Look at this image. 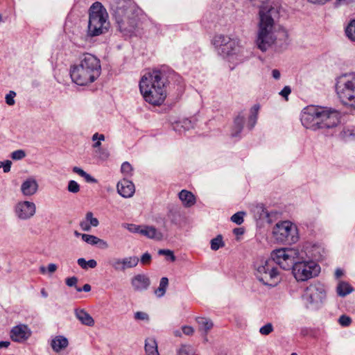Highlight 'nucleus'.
<instances>
[{
    "mask_svg": "<svg viewBox=\"0 0 355 355\" xmlns=\"http://www.w3.org/2000/svg\"><path fill=\"white\" fill-rule=\"evenodd\" d=\"M118 193L123 198H128L132 197L135 192V187L133 182L127 178L119 181L116 184Z\"/></svg>",
    "mask_w": 355,
    "mask_h": 355,
    "instance_id": "obj_16",
    "label": "nucleus"
},
{
    "mask_svg": "<svg viewBox=\"0 0 355 355\" xmlns=\"http://www.w3.org/2000/svg\"><path fill=\"white\" fill-rule=\"evenodd\" d=\"M175 77V72L166 67L144 75L139 82L144 100L154 105H162L166 98V85Z\"/></svg>",
    "mask_w": 355,
    "mask_h": 355,
    "instance_id": "obj_2",
    "label": "nucleus"
},
{
    "mask_svg": "<svg viewBox=\"0 0 355 355\" xmlns=\"http://www.w3.org/2000/svg\"><path fill=\"white\" fill-rule=\"evenodd\" d=\"M68 340L62 336H56L51 340V347L55 352H59L68 346Z\"/></svg>",
    "mask_w": 355,
    "mask_h": 355,
    "instance_id": "obj_25",
    "label": "nucleus"
},
{
    "mask_svg": "<svg viewBox=\"0 0 355 355\" xmlns=\"http://www.w3.org/2000/svg\"><path fill=\"white\" fill-rule=\"evenodd\" d=\"M110 11L117 29L123 37H131L138 30L139 17L130 1L114 0L110 3Z\"/></svg>",
    "mask_w": 355,
    "mask_h": 355,
    "instance_id": "obj_4",
    "label": "nucleus"
},
{
    "mask_svg": "<svg viewBox=\"0 0 355 355\" xmlns=\"http://www.w3.org/2000/svg\"><path fill=\"white\" fill-rule=\"evenodd\" d=\"M91 286L88 284H85L82 288L76 287V290L78 292H89L91 291Z\"/></svg>",
    "mask_w": 355,
    "mask_h": 355,
    "instance_id": "obj_52",
    "label": "nucleus"
},
{
    "mask_svg": "<svg viewBox=\"0 0 355 355\" xmlns=\"http://www.w3.org/2000/svg\"><path fill=\"white\" fill-rule=\"evenodd\" d=\"M85 220L89 223L92 227H97L99 224L98 220L93 216V213L89 211L85 215Z\"/></svg>",
    "mask_w": 355,
    "mask_h": 355,
    "instance_id": "obj_38",
    "label": "nucleus"
},
{
    "mask_svg": "<svg viewBox=\"0 0 355 355\" xmlns=\"http://www.w3.org/2000/svg\"><path fill=\"white\" fill-rule=\"evenodd\" d=\"M82 239L88 244L97 245L98 237L94 235L83 234H82Z\"/></svg>",
    "mask_w": 355,
    "mask_h": 355,
    "instance_id": "obj_37",
    "label": "nucleus"
},
{
    "mask_svg": "<svg viewBox=\"0 0 355 355\" xmlns=\"http://www.w3.org/2000/svg\"><path fill=\"white\" fill-rule=\"evenodd\" d=\"M139 259L135 256L127 257L123 259L113 258L109 260L108 263L116 271H124L127 268H134L137 266Z\"/></svg>",
    "mask_w": 355,
    "mask_h": 355,
    "instance_id": "obj_15",
    "label": "nucleus"
},
{
    "mask_svg": "<svg viewBox=\"0 0 355 355\" xmlns=\"http://www.w3.org/2000/svg\"><path fill=\"white\" fill-rule=\"evenodd\" d=\"M10 343L9 341H0V348L8 347Z\"/></svg>",
    "mask_w": 355,
    "mask_h": 355,
    "instance_id": "obj_61",
    "label": "nucleus"
},
{
    "mask_svg": "<svg viewBox=\"0 0 355 355\" xmlns=\"http://www.w3.org/2000/svg\"><path fill=\"white\" fill-rule=\"evenodd\" d=\"M273 331V327L271 323H267L259 329V333L262 335H268Z\"/></svg>",
    "mask_w": 355,
    "mask_h": 355,
    "instance_id": "obj_43",
    "label": "nucleus"
},
{
    "mask_svg": "<svg viewBox=\"0 0 355 355\" xmlns=\"http://www.w3.org/2000/svg\"><path fill=\"white\" fill-rule=\"evenodd\" d=\"M337 293L340 297H345L353 291V288L347 282H340L336 288Z\"/></svg>",
    "mask_w": 355,
    "mask_h": 355,
    "instance_id": "obj_28",
    "label": "nucleus"
},
{
    "mask_svg": "<svg viewBox=\"0 0 355 355\" xmlns=\"http://www.w3.org/2000/svg\"><path fill=\"white\" fill-rule=\"evenodd\" d=\"M73 171L77 174H78L80 176L83 177L85 175L86 172L83 171L82 168L75 166L73 168Z\"/></svg>",
    "mask_w": 355,
    "mask_h": 355,
    "instance_id": "obj_55",
    "label": "nucleus"
},
{
    "mask_svg": "<svg viewBox=\"0 0 355 355\" xmlns=\"http://www.w3.org/2000/svg\"><path fill=\"white\" fill-rule=\"evenodd\" d=\"M337 94L343 104L355 109V73H345L338 78Z\"/></svg>",
    "mask_w": 355,
    "mask_h": 355,
    "instance_id": "obj_7",
    "label": "nucleus"
},
{
    "mask_svg": "<svg viewBox=\"0 0 355 355\" xmlns=\"http://www.w3.org/2000/svg\"><path fill=\"white\" fill-rule=\"evenodd\" d=\"M275 240L279 243L292 244L298 241L297 228L288 220L278 222L272 230Z\"/></svg>",
    "mask_w": 355,
    "mask_h": 355,
    "instance_id": "obj_12",
    "label": "nucleus"
},
{
    "mask_svg": "<svg viewBox=\"0 0 355 355\" xmlns=\"http://www.w3.org/2000/svg\"><path fill=\"white\" fill-rule=\"evenodd\" d=\"M338 322L342 327H349L352 323V318L347 315H342L338 318Z\"/></svg>",
    "mask_w": 355,
    "mask_h": 355,
    "instance_id": "obj_39",
    "label": "nucleus"
},
{
    "mask_svg": "<svg viewBox=\"0 0 355 355\" xmlns=\"http://www.w3.org/2000/svg\"><path fill=\"white\" fill-rule=\"evenodd\" d=\"M124 227H125L129 232L132 233H137L140 234V232L141 231L142 226L137 225L135 224H128L125 223L123 225Z\"/></svg>",
    "mask_w": 355,
    "mask_h": 355,
    "instance_id": "obj_40",
    "label": "nucleus"
},
{
    "mask_svg": "<svg viewBox=\"0 0 355 355\" xmlns=\"http://www.w3.org/2000/svg\"><path fill=\"white\" fill-rule=\"evenodd\" d=\"M131 284L135 291H143L148 289L150 284V281L146 275L139 274L132 278Z\"/></svg>",
    "mask_w": 355,
    "mask_h": 355,
    "instance_id": "obj_18",
    "label": "nucleus"
},
{
    "mask_svg": "<svg viewBox=\"0 0 355 355\" xmlns=\"http://www.w3.org/2000/svg\"><path fill=\"white\" fill-rule=\"evenodd\" d=\"M253 6L259 8V29L256 39L257 48L266 51L272 44H276L281 49H286L289 44L288 34L285 30L281 38L277 40L272 32L274 21L279 15L278 6L270 4L269 0H249Z\"/></svg>",
    "mask_w": 355,
    "mask_h": 355,
    "instance_id": "obj_1",
    "label": "nucleus"
},
{
    "mask_svg": "<svg viewBox=\"0 0 355 355\" xmlns=\"http://www.w3.org/2000/svg\"><path fill=\"white\" fill-rule=\"evenodd\" d=\"M15 216L19 220H26L31 218L36 212V205L31 201H19L14 208Z\"/></svg>",
    "mask_w": 355,
    "mask_h": 355,
    "instance_id": "obj_14",
    "label": "nucleus"
},
{
    "mask_svg": "<svg viewBox=\"0 0 355 355\" xmlns=\"http://www.w3.org/2000/svg\"><path fill=\"white\" fill-rule=\"evenodd\" d=\"M110 28L108 14L101 3L94 2L89 10L87 36L93 37L106 33Z\"/></svg>",
    "mask_w": 355,
    "mask_h": 355,
    "instance_id": "obj_6",
    "label": "nucleus"
},
{
    "mask_svg": "<svg viewBox=\"0 0 355 355\" xmlns=\"http://www.w3.org/2000/svg\"><path fill=\"white\" fill-rule=\"evenodd\" d=\"M74 313L76 318L84 325L93 327L94 320L85 309H76Z\"/></svg>",
    "mask_w": 355,
    "mask_h": 355,
    "instance_id": "obj_22",
    "label": "nucleus"
},
{
    "mask_svg": "<svg viewBox=\"0 0 355 355\" xmlns=\"http://www.w3.org/2000/svg\"><path fill=\"white\" fill-rule=\"evenodd\" d=\"M78 282V278L75 276L67 278L65 279V283L69 287L76 286V284Z\"/></svg>",
    "mask_w": 355,
    "mask_h": 355,
    "instance_id": "obj_48",
    "label": "nucleus"
},
{
    "mask_svg": "<svg viewBox=\"0 0 355 355\" xmlns=\"http://www.w3.org/2000/svg\"><path fill=\"white\" fill-rule=\"evenodd\" d=\"M212 44L215 47L218 48V53L224 58L237 56L243 52L240 40L237 38H231L227 35H215Z\"/></svg>",
    "mask_w": 355,
    "mask_h": 355,
    "instance_id": "obj_11",
    "label": "nucleus"
},
{
    "mask_svg": "<svg viewBox=\"0 0 355 355\" xmlns=\"http://www.w3.org/2000/svg\"><path fill=\"white\" fill-rule=\"evenodd\" d=\"M168 285V279L167 277H162L159 282V287L155 290V293L157 297H161L164 295Z\"/></svg>",
    "mask_w": 355,
    "mask_h": 355,
    "instance_id": "obj_29",
    "label": "nucleus"
},
{
    "mask_svg": "<svg viewBox=\"0 0 355 355\" xmlns=\"http://www.w3.org/2000/svg\"><path fill=\"white\" fill-rule=\"evenodd\" d=\"M245 214L244 211L236 212L232 216L231 220L236 225H241L243 223V216Z\"/></svg>",
    "mask_w": 355,
    "mask_h": 355,
    "instance_id": "obj_36",
    "label": "nucleus"
},
{
    "mask_svg": "<svg viewBox=\"0 0 355 355\" xmlns=\"http://www.w3.org/2000/svg\"><path fill=\"white\" fill-rule=\"evenodd\" d=\"M31 336V331L27 325H17L10 331V338L15 342H24Z\"/></svg>",
    "mask_w": 355,
    "mask_h": 355,
    "instance_id": "obj_17",
    "label": "nucleus"
},
{
    "mask_svg": "<svg viewBox=\"0 0 355 355\" xmlns=\"http://www.w3.org/2000/svg\"><path fill=\"white\" fill-rule=\"evenodd\" d=\"M259 110L260 105L259 104L254 105L250 109V114L248 117V128L250 130L254 128L257 123Z\"/></svg>",
    "mask_w": 355,
    "mask_h": 355,
    "instance_id": "obj_27",
    "label": "nucleus"
},
{
    "mask_svg": "<svg viewBox=\"0 0 355 355\" xmlns=\"http://www.w3.org/2000/svg\"><path fill=\"white\" fill-rule=\"evenodd\" d=\"M182 331L186 335H191L194 332V329L191 326H183L182 327Z\"/></svg>",
    "mask_w": 355,
    "mask_h": 355,
    "instance_id": "obj_51",
    "label": "nucleus"
},
{
    "mask_svg": "<svg viewBox=\"0 0 355 355\" xmlns=\"http://www.w3.org/2000/svg\"><path fill=\"white\" fill-rule=\"evenodd\" d=\"M67 189L71 193H76L80 191V186L75 180H70L68 183Z\"/></svg>",
    "mask_w": 355,
    "mask_h": 355,
    "instance_id": "obj_41",
    "label": "nucleus"
},
{
    "mask_svg": "<svg viewBox=\"0 0 355 355\" xmlns=\"http://www.w3.org/2000/svg\"><path fill=\"white\" fill-rule=\"evenodd\" d=\"M211 249L212 250H218L220 248L224 245V242L223 241V236L220 234L216 236V237L212 239L210 241Z\"/></svg>",
    "mask_w": 355,
    "mask_h": 355,
    "instance_id": "obj_32",
    "label": "nucleus"
},
{
    "mask_svg": "<svg viewBox=\"0 0 355 355\" xmlns=\"http://www.w3.org/2000/svg\"><path fill=\"white\" fill-rule=\"evenodd\" d=\"M121 171L125 176L130 177L132 175V167L129 162H125L121 164Z\"/></svg>",
    "mask_w": 355,
    "mask_h": 355,
    "instance_id": "obj_35",
    "label": "nucleus"
},
{
    "mask_svg": "<svg viewBox=\"0 0 355 355\" xmlns=\"http://www.w3.org/2000/svg\"><path fill=\"white\" fill-rule=\"evenodd\" d=\"M354 1H355V0H337V2L339 4L349 3H352V2H354Z\"/></svg>",
    "mask_w": 355,
    "mask_h": 355,
    "instance_id": "obj_62",
    "label": "nucleus"
},
{
    "mask_svg": "<svg viewBox=\"0 0 355 355\" xmlns=\"http://www.w3.org/2000/svg\"><path fill=\"white\" fill-rule=\"evenodd\" d=\"M300 254L297 249L283 248L273 250L271 252V259H269L274 261L275 265L277 264L287 270L291 268Z\"/></svg>",
    "mask_w": 355,
    "mask_h": 355,
    "instance_id": "obj_13",
    "label": "nucleus"
},
{
    "mask_svg": "<svg viewBox=\"0 0 355 355\" xmlns=\"http://www.w3.org/2000/svg\"><path fill=\"white\" fill-rule=\"evenodd\" d=\"M57 265L55 263H49L47 266V270L49 272L53 273L57 270Z\"/></svg>",
    "mask_w": 355,
    "mask_h": 355,
    "instance_id": "obj_56",
    "label": "nucleus"
},
{
    "mask_svg": "<svg viewBox=\"0 0 355 355\" xmlns=\"http://www.w3.org/2000/svg\"><path fill=\"white\" fill-rule=\"evenodd\" d=\"M158 254L159 255H165L166 256L167 259H168L171 261H175V257L173 254V252L170 250H165V249H161L159 250Z\"/></svg>",
    "mask_w": 355,
    "mask_h": 355,
    "instance_id": "obj_42",
    "label": "nucleus"
},
{
    "mask_svg": "<svg viewBox=\"0 0 355 355\" xmlns=\"http://www.w3.org/2000/svg\"><path fill=\"white\" fill-rule=\"evenodd\" d=\"M233 232L236 234V235H241L243 234V230L242 228H235L233 230Z\"/></svg>",
    "mask_w": 355,
    "mask_h": 355,
    "instance_id": "obj_60",
    "label": "nucleus"
},
{
    "mask_svg": "<svg viewBox=\"0 0 355 355\" xmlns=\"http://www.w3.org/2000/svg\"><path fill=\"white\" fill-rule=\"evenodd\" d=\"M12 165V162L10 160H5L3 162H0V168H3L4 173H8L10 171V167Z\"/></svg>",
    "mask_w": 355,
    "mask_h": 355,
    "instance_id": "obj_46",
    "label": "nucleus"
},
{
    "mask_svg": "<svg viewBox=\"0 0 355 355\" xmlns=\"http://www.w3.org/2000/svg\"><path fill=\"white\" fill-rule=\"evenodd\" d=\"M38 189V184L35 179L29 178L21 185V191L24 196H31L36 193Z\"/></svg>",
    "mask_w": 355,
    "mask_h": 355,
    "instance_id": "obj_19",
    "label": "nucleus"
},
{
    "mask_svg": "<svg viewBox=\"0 0 355 355\" xmlns=\"http://www.w3.org/2000/svg\"><path fill=\"white\" fill-rule=\"evenodd\" d=\"M254 268L257 279L263 285L273 287L279 282V273L274 261L261 259L254 263Z\"/></svg>",
    "mask_w": 355,
    "mask_h": 355,
    "instance_id": "obj_8",
    "label": "nucleus"
},
{
    "mask_svg": "<svg viewBox=\"0 0 355 355\" xmlns=\"http://www.w3.org/2000/svg\"><path fill=\"white\" fill-rule=\"evenodd\" d=\"M272 77L276 80H277L280 78V72L277 69H273L272 71Z\"/></svg>",
    "mask_w": 355,
    "mask_h": 355,
    "instance_id": "obj_58",
    "label": "nucleus"
},
{
    "mask_svg": "<svg viewBox=\"0 0 355 355\" xmlns=\"http://www.w3.org/2000/svg\"><path fill=\"white\" fill-rule=\"evenodd\" d=\"M291 92V89L289 86H285L279 92V94L285 98L286 100H288V96Z\"/></svg>",
    "mask_w": 355,
    "mask_h": 355,
    "instance_id": "obj_49",
    "label": "nucleus"
},
{
    "mask_svg": "<svg viewBox=\"0 0 355 355\" xmlns=\"http://www.w3.org/2000/svg\"><path fill=\"white\" fill-rule=\"evenodd\" d=\"M80 227L83 231L88 232L91 230V225L85 219L80 222Z\"/></svg>",
    "mask_w": 355,
    "mask_h": 355,
    "instance_id": "obj_50",
    "label": "nucleus"
},
{
    "mask_svg": "<svg viewBox=\"0 0 355 355\" xmlns=\"http://www.w3.org/2000/svg\"><path fill=\"white\" fill-rule=\"evenodd\" d=\"M100 60L90 53H85L80 63L71 67L70 76L78 85L85 86L94 82L101 75Z\"/></svg>",
    "mask_w": 355,
    "mask_h": 355,
    "instance_id": "obj_5",
    "label": "nucleus"
},
{
    "mask_svg": "<svg viewBox=\"0 0 355 355\" xmlns=\"http://www.w3.org/2000/svg\"><path fill=\"white\" fill-rule=\"evenodd\" d=\"M178 196L186 207H191L196 203V197L191 191L183 189L179 193Z\"/></svg>",
    "mask_w": 355,
    "mask_h": 355,
    "instance_id": "obj_23",
    "label": "nucleus"
},
{
    "mask_svg": "<svg viewBox=\"0 0 355 355\" xmlns=\"http://www.w3.org/2000/svg\"><path fill=\"white\" fill-rule=\"evenodd\" d=\"M41 294L44 297H46L48 296V294L44 289H42Z\"/></svg>",
    "mask_w": 355,
    "mask_h": 355,
    "instance_id": "obj_63",
    "label": "nucleus"
},
{
    "mask_svg": "<svg viewBox=\"0 0 355 355\" xmlns=\"http://www.w3.org/2000/svg\"><path fill=\"white\" fill-rule=\"evenodd\" d=\"M10 155H26V152L24 150H17L12 152Z\"/></svg>",
    "mask_w": 355,
    "mask_h": 355,
    "instance_id": "obj_57",
    "label": "nucleus"
},
{
    "mask_svg": "<svg viewBox=\"0 0 355 355\" xmlns=\"http://www.w3.org/2000/svg\"><path fill=\"white\" fill-rule=\"evenodd\" d=\"M326 296L324 286L315 282L304 289L302 299L306 309L317 310L321 307Z\"/></svg>",
    "mask_w": 355,
    "mask_h": 355,
    "instance_id": "obj_10",
    "label": "nucleus"
},
{
    "mask_svg": "<svg viewBox=\"0 0 355 355\" xmlns=\"http://www.w3.org/2000/svg\"><path fill=\"white\" fill-rule=\"evenodd\" d=\"M140 234L148 239L161 241L163 239L162 233L153 226L144 225L141 227Z\"/></svg>",
    "mask_w": 355,
    "mask_h": 355,
    "instance_id": "obj_21",
    "label": "nucleus"
},
{
    "mask_svg": "<svg viewBox=\"0 0 355 355\" xmlns=\"http://www.w3.org/2000/svg\"><path fill=\"white\" fill-rule=\"evenodd\" d=\"M104 139H105V136L103 135H102V134L101 135L98 134V140L99 141H103Z\"/></svg>",
    "mask_w": 355,
    "mask_h": 355,
    "instance_id": "obj_64",
    "label": "nucleus"
},
{
    "mask_svg": "<svg viewBox=\"0 0 355 355\" xmlns=\"http://www.w3.org/2000/svg\"><path fill=\"white\" fill-rule=\"evenodd\" d=\"M151 255L148 252H145L142 254L140 259V261L141 264L146 265L149 264L151 261Z\"/></svg>",
    "mask_w": 355,
    "mask_h": 355,
    "instance_id": "obj_47",
    "label": "nucleus"
},
{
    "mask_svg": "<svg viewBox=\"0 0 355 355\" xmlns=\"http://www.w3.org/2000/svg\"><path fill=\"white\" fill-rule=\"evenodd\" d=\"M254 212L258 215L259 219L269 217V214L262 203L257 204L254 207Z\"/></svg>",
    "mask_w": 355,
    "mask_h": 355,
    "instance_id": "obj_31",
    "label": "nucleus"
},
{
    "mask_svg": "<svg viewBox=\"0 0 355 355\" xmlns=\"http://www.w3.org/2000/svg\"><path fill=\"white\" fill-rule=\"evenodd\" d=\"M306 129L321 131L325 135H333V130L340 123L339 112L327 107L309 105L304 108L300 118Z\"/></svg>",
    "mask_w": 355,
    "mask_h": 355,
    "instance_id": "obj_3",
    "label": "nucleus"
},
{
    "mask_svg": "<svg viewBox=\"0 0 355 355\" xmlns=\"http://www.w3.org/2000/svg\"><path fill=\"white\" fill-rule=\"evenodd\" d=\"M135 319L137 320H149L148 315L142 311H137L135 313Z\"/></svg>",
    "mask_w": 355,
    "mask_h": 355,
    "instance_id": "obj_45",
    "label": "nucleus"
},
{
    "mask_svg": "<svg viewBox=\"0 0 355 355\" xmlns=\"http://www.w3.org/2000/svg\"><path fill=\"white\" fill-rule=\"evenodd\" d=\"M196 322L198 324V329L205 335H207L209 330L214 327V323L211 319L205 317L196 318Z\"/></svg>",
    "mask_w": 355,
    "mask_h": 355,
    "instance_id": "obj_24",
    "label": "nucleus"
},
{
    "mask_svg": "<svg viewBox=\"0 0 355 355\" xmlns=\"http://www.w3.org/2000/svg\"><path fill=\"white\" fill-rule=\"evenodd\" d=\"M343 275V271L341 269L337 268L336 270L335 277H336V279L340 278Z\"/></svg>",
    "mask_w": 355,
    "mask_h": 355,
    "instance_id": "obj_59",
    "label": "nucleus"
},
{
    "mask_svg": "<svg viewBox=\"0 0 355 355\" xmlns=\"http://www.w3.org/2000/svg\"><path fill=\"white\" fill-rule=\"evenodd\" d=\"M178 355H195V351L192 346L188 345H182L178 351Z\"/></svg>",
    "mask_w": 355,
    "mask_h": 355,
    "instance_id": "obj_34",
    "label": "nucleus"
},
{
    "mask_svg": "<svg viewBox=\"0 0 355 355\" xmlns=\"http://www.w3.org/2000/svg\"><path fill=\"white\" fill-rule=\"evenodd\" d=\"M96 245H98L102 249H105V248H108L107 243L105 241L99 238H98V241H97Z\"/></svg>",
    "mask_w": 355,
    "mask_h": 355,
    "instance_id": "obj_54",
    "label": "nucleus"
},
{
    "mask_svg": "<svg viewBox=\"0 0 355 355\" xmlns=\"http://www.w3.org/2000/svg\"><path fill=\"white\" fill-rule=\"evenodd\" d=\"M347 37L352 41H355V19L351 21L345 28Z\"/></svg>",
    "mask_w": 355,
    "mask_h": 355,
    "instance_id": "obj_33",
    "label": "nucleus"
},
{
    "mask_svg": "<svg viewBox=\"0 0 355 355\" xmlns=\"http://www.w3.org/2000/svg\"><path fill=\"white\" fill-rule=\"evenodd\" d=\"M16 96V93L14 91H10L6 96V103L8 105H13L15 103L14 98Z\"/></svg>",
    "mask_w": 355,
    "mask_h": 355,
    "instance_id": "obj_44",
    "label": "nucleus"
},
{
    "mask_svg": "<svg viewBox=\"0 0 355 355\" xmlns=\"http://www.w3.org/2000/svg\"><path fill=\"white\" fill-rule=\"evenodd\" d=\"M294 277L297 282H305L318 276L320 272V266L311 259H305L302 254L291 267Z\"/></svg>",
    "mask_w": 355,
    "mask_h": 355,
    "instance_id": "obj_9",
    "label": "nucleus"
},
{
    "mask_svg": "<svg viewBox=\"0 0 355 355\" xmlns=\"http://www.w3.org/2000/svg\"><path fill=\"white\" fill-rule=\"evenodd\" d=\"M144 348L146 355H159L157 349V343L154 338L146 339Z\"/></svg>",
    "mask_w": 355,
    "mask_h": 355,
    "instance_id": "obj_26",
    "label": "nucleus"
},
{
    "mask_svg": "<svg viewBox=\"0 0 355 355\" xmlns=\"http://www.w3.org/2000/svg\"><path fill=\"white\" fill-rule=\"evenodd\" d=\"M77 263L83 269L94 268L97 266V262L94 259L86 261L84 258H79Z\"/></svg>",
    "mask_w": 355,
    "mask_h": 355,
    "instance_id": "obj_30",
    "label": "nucleus"
},
{
    "mask_svg": "<svg viewBox=\"0 0 355 355\" xmlns=\"http://www.w3.org/2000/svg\"><path fill=\"white\" fill-rule=\"evenodd\" d=\"M83 178H85V180L87 182H89V183H96L97 182V180L95 179L94 178H93L92 176H91L87 173H85V175L83 176Z\"/></svg>",
    "mask_w": 355,
    "mask_h": 355,
    "instance_id": "obj_53",
    "label": "nucleus"
},
{
    "mask_svg": "<svg viewBox=\"0 0 355 355\" xmlns=\"http://www.w3.org/2000/svg\"><path fill=\"white\" fill-rule=\"evenodd\" d=\"M244 123L245 116L241 113H239L234 120L230 134L232 137H241V133L243 131Z\"/></svg>",
    "mask_w": 355,
    "mask_h": 355,
    "instance_id": "obj_20",
    "label": "nucleus"
}]
</instances>
